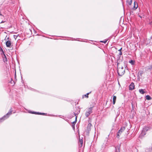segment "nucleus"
Returning <instances> with one entry per match:
<instances>
[{"mask_svg": "<svg viewBox=\"0 0 152 152\" xmlns=\"http://www.w3.org/2000/svg\"><path fill=\"white\" fill-rule=\"evenodd\" d=\"M92 108L93 107H90L88 109V111L86 112L85 114L86 117H88L90 114L92 113Z\"/></svg>", "mask_w": 152, "mask_h": 152, "instance_id": "3", "label": "nucleus"}, {"mask_svg": "<svg viewBox=\"0 0 152 152\" xmlns=\"http://www.w3.org/2000/svg\"><path fill=\"white\" fill-rule=\"evenodd\" d=\"M79 146L80 147H82L83 145V141H79Z\"/></svg>", "mask_w": 152, "mask_h": 152, "instance_id": "19", "label": "nucleus"}, {"mask_svg": "<svg viewBox=\"0 0 152 152\" xmlns=\"http://www.w3.org/2000/svg\"><path fill=\"white\" fill-rule=\"evenodd\" d=\"M89 93H87L85 95V96L87 98H88V95L89 94Z\"/></svg>", "mask_w": 152, "mask_h": 152, "instance_id": "22", "label": "nucleus"}, {"mask_svg": "<svg viewBox=\"0 0 152 152\" xmlns=\"http://www.w3.org/2000/svg\"><path fill=\"white\" fill-rule=\"evenodd\" d=\"M0 15L2 16L3 17H4V16L2 14L1 12L0 11Z\"/></svg>", "mask_w": 152, "mask_h": 152, "instance_id": "26", "label": "nucleus"}, {"mask_svg": "<svg viewBox=\"0 0 152 152\" xmlns=\"http://www.w3.org/2000/svg\"><path fill=\"white\" fill-rule=\"evenodd\" d=\"M117 65H118V64H119L118 63H117Z\"/></svg>", "mask_w": 152, "mask_h": 152, "instance_id": "35", "label": "nucleus"}, {"mask_svg": "<svg viewBox=\"0 0 152 152\" xmlns=\"http://www.w3.org/2000/svg\"><path fill=\"white\" fill-rule=\"evenodd\" d=\"M129 62L131 64H133L134 63V61L132 60L129 61Z\"/></svg>", "mask_w": 152, "mask_h": 152, "instance_id": "21", "label": "nucleus"}, {"mask_svg": "<svg viewBox=\"0 0 152 152\" xmlns=\"http://www.w3.org/2000/svg\"><path fill=\"white\" fill-rule=\"evenodd\" d=\"M146 132L145 131H143L142 130L140 136H143L146 134Z\"/></svg>", "mask_w": 152, "mask_h": 152, "instance_id": "10", "label": "nucleus"}, {"mask_svg": "<svg viewBox=\"0 0 152 152\" xmlns=\"http://www.w3.org/2000/svg\"><path fill=\"white\" fill-rule=\"evenodd\" d=\"M150 24H152V21H151V23H150Z\"/></svg>", "mask_w": 152, "mask_h": 152, "instance_id": "33", "label": "nucleus"}, {"mask_svg": "<svg viewBox=\"0 0 152 152\" xmlns=\"http://www.w3.org/2000/svg\"><path fill=\"white\" fill-rule=\"evenodd\" d=\"M145 69L146 70L152 69L151 65L150 66H147L146 67H145Z\"/></svg>", "mask_w": 152, "mask_h": 152, "instance_id": "8", "label": "nucleus"}, {"mask_svg": "<svg viewBox=\"0 0 152 152\" xmlns=\"http://www.w3.org/2000/svg\"><path fill=\"white\" fill-rule=\"evenodd\" d=\"M5 22V21H2L0 23H4Z\"/></svg>", "mask_w": 152, "mask_h": 152, "instance_id": "29", "label": "nucleus"}, {"mask_svg": "<svg viewBox=\"0 0 152 152\" xmlns=\"http://www.w3.org/2000/svg\"><path fill=\"white\" fill-rule=\"evenodd\" d=\"M125 72V70L123 67H122L121 68H120L118 69V73L119 75L122 76L124 75Z\"/></svg>", "mask_w": 152, "mask_h": 152, "instance_id": "1", "label": "nucleus"}, {"mask_svg": "<svg viewBox=\"0 0 152 152\" xmlns=\"http://www.w3.org/2000/svg\"><path fill=\"white\" fill-rule=\"evenodd\" d=\"M127 2L129 5H131L132 2V0H128Z\"/></svg>", "mask_w": 152, "mask_h": 152, "instance_id": "14", "label": "nucleus"}, {"mask_svg": "<svg viewBox=\"0 0 152 152\" xmlns=\"http://www.w3.org/2000/svg\"><path fill=\"white\" fill-rule=\"evenodd\" d=\"M138 7V5L137 4V3L136 4H135V1L134 2V8H135V9H136Z\"/></svg>", "mask_w": 152, "mask_h": 152, "instance_id": "18", "label": "nucleus"}, {"mask_svg": "<svg viewBox=\"0 0 152 152\" xmlns=\"http://www.w3.org/2000/svg\"><path fill=\"white\" fill-rule=\"evenodd\" d=\"M115 152H120L119 148L118 147H115Z\"/></svg>", "mask_w": 152, "mask_h": 152, "instance_id": "17", "label": "nucleus"}, {"mask_svg": "<svg viewBox=\"0 0 152 152\" xmlns=\"http://www.w3.org/2000/svg\"><path fill=\"white\" fill-rule=\"evenodd\" d=\"M146 152H151L152 151V147L148 148H147L145 149Z\"/></svg>", "mask_w": 152, "mask_h": 152, "instance_id": "7", "label": "nucleus"}, {"mask_svg": "<svg viewBox=\"0 0 152 152\" xmlns=\"http://www.w3.org/2000/svg\"><path fill=\"white\" fill-rule=\"evenodd\" d=\"M92 125L90 123H89L88 124V126H91Z\"/></svg>", "mask_w": 152, "mask_h": 152, "instance_id": "31", "label": "nucleus"}, {"mask_svg": "<svg viewBox=\"0 0 152 152\" xmlns=\"http://www.w3.org/2000/svg\"><path fill=\"white\" fill-rule=\"evenodd\" d=\"M83 141V140L82 139H80L79 138V141Z\"/></svg>", "mask_w": 152, "mask_h": 152, "instance_id": "28", "label": "nucleus"}, {"mask_svg": "<svg viewBox=\"0 0 152 152\" xmlns=\"http://www.w3.org/2000/svg\"><path fill=\"white\" fill-rule=\"evenodd\" d=\"M107 41V40H105L104 41H100V42H103L105 44L106 43Z\"/></svg>", "mask_w": 152, "mask_h": 152, "instance_id": "24", "label": "nucleus"}, {"mask_svg": "<svg viewBox=\"0 0 152 152\" xmlns=\"http://www.w3.org/2000/svg\"><path fill=\"white\" fill-rule=\"evenodd\" d=\"M143 74V72L142 71L139 72L138 73V76H141L142 74Z\"/></svg>", "mask_w": 152, "mask_h": 152, "instance_id": "16", "label": "nucleus"}, {"mask_svg": "<svg viewBox=\"0 0 152 152\" xmlns=\"http://www.w3.org/2000/svg\"><path fill=\"white\" fill-rule=\"evenodd\" d=\"M6 46L7 47H10L11 45V42L9 40L7 41L6 42Z\"/></svg>", "mask_w": 152, "mask_h": 152, "instance_id": "6", "label": "nucleus"}, {"mask_svg": "<svg viewBox=\"0 0 152 152\" xmlns=\"http://www.w3.org/2000/svg\"><path fill=\"white\" fill-rule=\"evenodd\" d=\"M125 129L124 127H122L118 131L117 135V138H118L119 137L120 135H121V133L125 130Z\"/></svg>", "mask_w": 152, "mask_h": 152, "instance_id": "4", "label": "nucleus"}, {"mask_svg": "<svg viewBox=\"0 0 152 152\" xmlns=\"http://www.w3.org/2000/svg\"><path fill=\"white\" fill-rule=\"evenodd\" d=\"M133 13V11H130V14H132V13Z\"/></svg>", "mask_w": 152, "mask_h": 152, "instance_id": "30", "label": "nucleus"}, {"mask_svg": "<svg viewBox=\"0 0 152 152\" xmlns=\"http://www.w3.org/2000/svg\"><path fill=\"white\" fill-rule=\"evenodd\" d=\"M145 98L146 99L148 100H150L151 99V96L148 95H147L145 96Z\"/></svg>", "mask_w": 152, "mask_h": 152, "instance_id": "12", "label": "nucleus"}, {"mask_svg": "<svg viewBox=\"0 0 152 152\" xmlns=\"http://www.w3.org/2000/svg\"><path fill=\"white\" fill-rule=\"evenodd\" d=\"M122 54V52H119V55L118 56H119V58L121 56V55Z\"/></svg>", "mask_w": 152, "mask_h": 152, "instance_id": "23", "label": "nucleus"}, {"mask_svg": "<svg viewBox=\"0 0 152 152\" xmlns=\"http://www.w3.org/2000/svg\"><path fill=\"white\" fill-rule=\"evenodd\" d=\"M16 77V74H15V78Z\"/></svg>", "mask_w": 152, "mask_h": 152, "instance_id": "34", "label": "nucleus"}, {"mask_svg": "<svg viewBox=\"0 0 152 152\" xmlns=\"http://www.w3.org/2000/svg\"><path fill=\"white\" fill-rule=\"evenodd\" d=\"M72 127H73V128H74V129L75 128V127H74V126H73V125H72Z\"/></svg>", "mask_w": 152, "mask_h": 152, "instance_id": "32", "label": "nucleus"}, {"mask_svg": "<svg viewBox=\"0 0 152 152\" xmlns=\"http://www.w3.org/2000/svg\"><path fill=\"white\" fill-rule=\"evenodd\" d=\"M140 93L142 94H143L145 93V92L142 89H140L139 90Z\"/></svg>", "mask_w": 152, "mask_h": 152, "instance_id": "13", "label": "nucleus"}, {"mask_svg": "<svg viewBox=\"0 0 152 152\" xmlns=\"http://www.w3.org/2000/svg\"><path fill=\"white\" fill-rule=\"evenodd\" d=\"M135 86L134 83H132L129 86V89L130 90H132L134 89Z\"/></svg>", "mask_w": 152, "mask_h": 152, "instance_id": "5", "label": "nucleus"}, {"mask_svg": "<svg viewBox=\"0 0 152 152\" xmlns=\"http://www.w3.org/2000/svg\"><path fill=\"white\" fill-rule=\"evenodd\" d=\"M12 108H11L9 112L8 113H7L6 115H4L3 117L1 118L0 120L1 121L3 119L5 120V119L9 117V115L12 113Z\"/></svg>", "mask_w": 152, "mask_h": 152, "instance_id": "2", "label": "nucleus"}, {"mask_svg": "<svg viewBox=\"0 0 152 152\" xmlns=\"http://www.w3.org/2000/svg\"><path fill=\"white\" fill-rule=\"evenodd\" d=\"M31 113L32 114H44V113H40L39 112H33Z\"/></svg>", "mask_w": 152, "mask_h": 152, "instance_id": "15", "label": "nucleus"}, {"mask_svg": "<svg viewBox=\"0 0 152 152\" xmlns=\"http://www.w3.org/2000/svg\"><path fill=\"white\" fill-rule=\"evenodd\" d=\"M77 121V116H76L75 117V121H73V122L72 123V124H73V125H74V127H75V125Z\"/></svg>", "mask_w": 152, "mask_h": 152, "instance_id": "11", "label": "nucleus"}, {"mask_svg": "<svg viewBox=\"0 0 152 152\" xmlns=\"http://www.w3.org/2000/svg\"><path fill=\"white\" fill-rule=\"evenodd\" d=\"M148 129V128L147 127H145V128H143V130L144 131H145L146 132Z\"/></svg>", "mask_w": 152, "mask_h": 152, "instance_id": "20", "label": "nucleus"}, {"mask_svg": "<svg viewBox=\"0 0 152 152\" xmlns=\"http://www.w3.org/2000/svg\"><path fill=\"white\" fill-rule=\"evenodd\" d=\"M151 66H152V65H151Z\"/></svg>", "mask_w": 152, "mask_h": 152, "instance_id": "36", "label": "nucleus"}, {"mask_svg": "<svg viewBox=\"0 0 152 152\" xmlns=\"http://www.w3.org/2000/svg\"><path fill=\"white\" fill-rule=\"evenodd\" d=\"M4 56H5V61H7V58L6 57V56L5 55V54H4Z\"/></svg>", "mask_w": 152, "mask_h": 152, "instance_id": "25", "label": "nucleus"}, {"mask_svg": "<svg viewBox=\"0 0 152 152\" xmlns=\"http://www.w3.org/2000/svg\"><path fill=\"white\" fill-rule=\"evenodd\" d=\"M122 49V48H121L120 49H119L118 51L119 52H121V49Z\"/></svg>", "mask_w": 152, "mask_h": 152, "instance_id": "27", "label": "nucleus"}, {"mask_svg": "<svg viewBox=\"0 0 152 152\" xmlns=\"http://www.w3.org/2000/svg\"><path fill=\"white\" fill-rule=\"evenodd\" d=\"M116 99V96H113V104H114L115 103Z\"/></svg>", "mask_w": 152, "mask_h": 152, "instance_id": "9", "label": "nucleus"}]
</instances>
